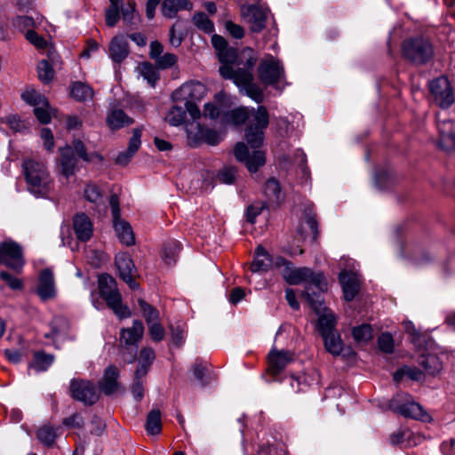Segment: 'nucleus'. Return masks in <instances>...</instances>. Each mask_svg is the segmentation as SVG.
<instances>
[{"label":"nucleus","instance_id":"f257e3e1","mask_svg":"<svg viewBox=\"0 0 455 455\" xmlns=\"http://www.w3.org/2000/svg\"><path fill=\"white\" fill-rule=\"evenodd\" d=\"M247 120H249V124L244 131L246 143H236L234 155L236 160L243 163L250 172H256L266 164L265 152L259 148L263 144L264 131L269 124L267 108L264 106H259L257 109L239 107L226 112L222 116L224 124L234 125L243 124Z\"/></svg>","mask_w":455,"mask_h":455},{"label":"nucleus","instance_id":"f03ea898","mask_svg":"<svg viewBox=\"0 0 455 455\" xmlns=\"http://www.w3.org/2000/svg\"><path fill=\"white\" fill-rule=\"evenodd\" d=\"M276 267H283V276L285 281L291 285L305 282L314 285L319 292L310 291L309 287H306L303 296L306 297L310 306L317 312L321 310L323 299L321 292L327 290V283L322 272H314L311 268L294 267L292 263L283 257L275 258Z\"/></svg>","mask_w":455,"mask_h":455},{"label":"nucleus","instance_id":"7ed1b4c3","mask_svg":"<svg viewBox=\"0 0 455 455\" xmlns=\"http://www.w3.org/2000/svg\"><path fill=\"white\" fill-rule=\"evenodd\" d=\"M22 170L28 190L37 197H46L52 189V179L45 164L35 159H26Z\"/></svg>","mask_w":455,"mask_h":455},{"label":"nucleus","instance_id":"20e7f679","mask_svg":"<svg viewBox=\"0 0 455 455\" xmlns=\"http://www.w3.org/2000/svg\"><path fill=\"white\" fill-rule=\"evenodd\" d=\"M403 58L415 66L429 63L435 56V47L431 40L423 36H411L401 45Z\"/></svg>","mask_w":455,"mask_h":455},{"label":"nucleus","instance_id":"39448f33","mask_svg":"<svg viewBox=\"0 0 455 455\" xmlns=\"http://www.w3.org/2000/svg\"><path fill=\"white\" fill-rule=\"evenodd\" d=\"M205 85L197 81H190L182 84L173 92L172 100L183 103L192 119H198L201 116L196 102L201 101L206 95Z\"/></svg>","mask_w":455,"mask_h":455},{"label":"nucleus","instance_id":"423d86ee","mask_svg":"<svg viewBox=\"0 0 455 455\" xmlns=\"http://www.w3.org/2000/svg\"><path fill=\"white\" fill-rule=\"evenodd\" d=\"M257 57L251 48L243 50L240 64L247 67V72H242L236 78L238 87L241 91L257 103H261L264 100L262 89L253 83V68L256 64Z\"/></svg>","mask_w":455,"mask_h":455},{"label":"nucleus","instance_id":"0eeeda50","mask_svg":"<svg viewBox=\"0 0 455 455\" xmlns=\"http://www.w3.org/2000/svg\"><path fill=\"white\" fill-rule=\"evenodd\" d=\"M99 293L106 301L108 307L120 318L131 316V311L127 306L122 304V297L116 287V280L108 274L99 276Z\"/></svg>","mask_w":455,"mask_h":455},{"label":"nucleus","instance_id":"6e6552de","mask_svg":"<svg viewBox=\"0 0 455 455\" xmlns=\"http://www.w3.org/2000/svg\"><path fill=\"white\" fill-rule=\"evenodd\" d=\"M144 334V325L141 321L134 320L132 326L124 328L120 332V342L126 349L124 353V359L128 363H132L137 357V344L141 340Z\"/></svg>","mask_w":455,"mask_h":455},{"label":"nucleus","instance_id":"1a4fd4ad","mask_svg":"<svg viewBox=\"0 0 455 455\" xmlns=\"http://www.w3.org/2000/svg\"><path fill=\"white\" fill-rule=\"evenodd\" d=\"M389 408L395 413L401 414L406 418L427 420L429 417L421 405L413 402L411 396L406 393L396 394L389 401Z\"/></svg>","mask_w":455,"mask_h":455},{"label":"nucleus","instance_id":"9d476101","mask_svg":"<svg viewBox=\"0 0 455 455\" xmlns=\"http://www.w3.org/2000/svg\"><path fill=\"white\" fill-rule=\"evenodd\" d=\"M110 5L106 10V24L115 27L120 19V13L124 22L131 24L135 15V2L133 0H109Z\"/></svg>","mask_w":455,"mask_h":455},{"label":"nucleus","instance_id":"9b49d317","mask_svg":"<svg viewBox=\"0 0 455 455\" xmlns=\"http://www.w3.org/2000/svg\"><path fill=\"white\" fill-rule=\"evenodd\" d=\"M433 101L442 108H450L455 100L453 89L445 76H439L429 83Z\"/></svg>","mask_w":455,"mask_h":455},{"label":"nucleus","instance_id":"f8f14e48","mask_svg":"<svg viewBox=\"0 0 455 455\" xmlns=\"http://www.w3.org/2000/svg\"><path fill=\"white\" fill-rule=\"evenodd\" d=\"M69 392L73 399L83 403L84 405H92L100 398L96 386L87 379H72Z\"/></svg>","mask_w":455,"mask_h":455},{"label":"nucleus","instance_id":"ddd939ff","mask_svg":"<svg viewBox=\"0 0 455 455\" xmlns=\"http://www.w3.org/2000/svg\"><path fill=\"white\" fill-rule=\"evenodd\" d=\"M258 76L265 85H275L284 76V69L278 60L268 55L260 60Z\"/></svg>","mask_w":455,"mask_h":455},{"label":"nucleus","instance_id":"4468645a","mask_svg":"<svg viewBox=\"0 0 455 455\" xmlns=\"http://www.w3.org/2000/svg\"><path fill=\"white\" fill-rule=\"evenodd\" d=\"M0 263L20 272L24 266V259L20 245L15 242H4L0 245Z\"/></svg>","mask_w":455,"mask_h":455},{"label":"nucleus","instance_id":"2eb2a0df","mask_svg":"<svg viewBox=\"0 0 455 455\" xmlns=\"http://www.w3.org/2000/svg\"><path fill=\"white\" fill-rule=\"evenodd\" d=\"M116 266L119 271L120 278L128 284L132 290L139 289V283L134 279L135 265L127 253H118L115 259Z\"/></svg>","mask_w":455,"mask_h":455},{"label":"nucleus","instance_id":"dca6fc26","mask_svg":"<svg viewBox=\"0 0 455 455\" xmlns=\"http://www.w3.org/2000/svg\"><path fill=\"white\" fill-rule=\"evenodd\" d=\"M439 147L448 152L455 151V124L451 120H438Z\"/></svg>","mask_w":455,"mask_h":455},{"label":"nucleus","instance_id":"f3484780","mask_svg":"<svg viewBox=\"0 0 455 455\" xmlns=\"http://www.w3.org/2000/svg\"><path fill=\"white\" fill-rule=\"evenodd\" d=\"M36 293L43 301L55 298V281L51 269L45 268L40 273Z\"/></svg>","mask_w":455,"mask_h":455},{"label":"nucleus","instance_id":"a211bd4d","mask_svg":"<svg viewBox=\"0 0 455 455\" xmlns=\"http://www.w3.org/2000/svg\"><path fill=\"white\" fill-rule=\"evenodd\" d=\"M60 173L67 179L73 176L78 171V160L73 155V148L66 145L59 149Z\"/></svg>","mask_w":455,"mask_h":455},{"label":"nucleus","instance_id":"6ab92c4d","mask_svg":"<svg viewBox=\"0 0 455 455\" xmlns=\"http://www.w3.org/2000/svg\"><path fill=\"white\" fill-rule=\"evenodd\" d=\"M73 228L76 238L81 242H87L92 236V223L89 217L84 213L75 215L73 219Z\"/></svg>","mask_w":455,"mask_h":455},{"label":"nucleus","instance_id":"aec40b11","mask_svg":"<svg viewBox=\"0 0 455 455\" xmlns=\"http://www.w3.org/2000/svg\"><path fill=\"white\" fill-rule=\"evenodd\" d=\"M119 374L120 371L115 365H109L105 369L103 377L99 382V386L106 395H110L118 390L119 384L117 379Z\"/></svg>","mask_w":455,"mask_h":455},{"label":"nucleus","instance_id":"412c9836","mask_svg":"<svg viewBox=\"0 0 455 455\" xmlns=\"http://www.w3.org/2000/svg\"><path fill=\"white\" fill-rule=\"evenodd\" d=\"M274 266L276 267L275 259H274L262 245H259L255 251L251 270L252 272H267Z\"/></svg>","mask_w":455,"mask_h":455},{"label":"nucleus","instance_id":"4be33fe9","mask_svg":"<svg viewBox=\"0 0 455 455\" xmlns=\"http://www.w3.org/2000/svg\"><path fill=\"white\" fill-rule=\"evenodd\" d=\"M142 128H135L132 131V136L129 140L128 148L126 151L121 152L116 158V163L119 165H126L139 150L141 144Z\"/></svg>","mask_w":455,"mask_h":455},{"label":"nucleus","instance_id":"5701e85b","mask_svg":"<svg viewBox=\"0 0 455 455\" xmlns=\"http://www.w3.org/2000/svg\"><path fill=\"white\" fill-rule=\"evenodd\" d=\"M110 59L116 63L124 61L129 54V44L123 36H115L108 47Z\"/></svg>","mask_w":455,"mask_h":455},{"label":"nucleus","instance_id":"b1692460","mask_svg":"<svg viewBox=\"0 0 455 455\" xmlns=\"http://www.w3.org/2000/svg\"><path fill=\"white\" fill-rule=\"evenodd\" d=\"M244 17L250 24V28L252 32H260L266 26L267 12L259 6H249L244 13Z\"/></svg>","mask_w":455,"mask_h":455},{"label":"nucleus","instance_id":"393cba45","mask_svg":"<svg viewBox=\"0 0 455 455\" xmlns=\"http://www.w3.org/2000/svg\"><path fill=\"white\" fill-rule=\"evenodd\" d=\"M106 123L109 129L116 131L131 125L133 124V119L127 116L124 110L115 108L108 113Z\"/></svg>","mask_w":455,"mask_h":455},{"label":"nucleus","instance_id":"a878e982","mask_svg":"<svg viewBox=\"0 0 455 455\" xmlns=\"http://www.w3.org/2000/svg\"><path fill=\"white\" fill-rule=\"evenodd\" d=\"M291 361L286 351L273 350L268 355V371L273 375L279 374Z\"/></svg>","mask_w":455,"mask_h":455},{"label":"nucleus","instance_id":"bb28decb","mask_svg":"<svg viewBox=\"0 0 455 455\" xmlns=\"http://www.w3.org/2000/svg\"><path fill=\"white\" fill-rule=\"evenodd\" d=\"M69 148H73V155L76 154L77 157L86 163H93L99 162L102 163L104 161V157L99 152L93 151L89 153L84 143L79 140L76 139L72 141Z\"/></svg>","mask_w":455,"mask_h":455},{"label":"nucleus","instance_id":"cd10ccee","mask_svg":"<svg viewBox=\"0 0 455 455\" xmlns=\"http://www.w3.org/2000/svg\"><path fill=\"white\" fill-rule=\"evenodd\" d=\"M264 194L267 197L268 207L275 208L282 201L281 187L275 178H270L266 181Z\"/></svg>","mask_w":455,"mask_h":455},{"label":"nucleus","instance_id":"c85d7f7f","mask_svg":"<svg viewBox=\"0 0 455 455\" xmlns=\"http://www.w3.org/2000/svg\"><path fill=\"white\" fill-rule=\"evenodd\" d=\"M339 282L342 285L344 298L347 301L354 299L359 291V283L355 275L341 272L339 276Z\"/></svg>","mask_w":455,"mask_h":455},{"label":"nucleus","instance_id":"c756f323","mask_svg":"<svg viewBox=\"0 0 455 455\" xmlns=\"http://www.w3.org/2000/svg\"><path fill=\"white\" fill-rule=\"evenodd\" d=\"M113 221L115 232L119 241L126 246L134 244L135 237L130 224L121 219Z\"/></svg>","mask_w":455,"mask_h":455},{"label":"nucleus","instance_id":"7c9ffc66","mask_svg":"<svg viewBox=\"0 0 455 455\" xmlns=\"http://www.w3.org/2000/svg\"><path fill=\"white\" fill-rule=\"evenodd\" d=\"M196 128H197V131L195 135V137H196L195 143L196 144H198L201 142H205L208 145L215 146V145L219 144L222 140L221 134L220 132H218L217 131H214L210 128L203 127L199 124L197 125Z\"/></svg>","mask_w":455,"mask_h":455},{"label":"nucleus","instance_id":"2f4dec72","mask_svg":"<svg viewBox=\"0 0 455 455\" xmlns=\"http://www.w3.org/2000/svg\"><path fill=\"white\" fill-rule=\"evenodd\" d=\"M419 363L430 375L440 372L443 368L442 362L435 354L422 355L419 358Z\"/></svg>","mask_w":455,"mask_h":455},{"label":"nucleus","instance_id":"473e14b6","mask_svg":"<svg viewBox=\"0 0 455 455\" xmlns=\"http://www.w3.org/2000/svg\"><path fill=\"white\" fill-rule=\"evenodd\" d=\"M188 5H190L188 0H164L162 13L164 17L172 19L179 11L188 9Z\"/></svg>","mask_w":455,"mask_h":455},{"label":"nucleus","instance_id":"72a5a7b5","mask_svg":"<svg viewBox=\"0 0 455 455\" xmlns=\"http://www.w3.org/2000/svg\"><path fill=\"white\" fill-rule=\"evenodd\" d=\"M405 331L411 336V342L419 348H424L427 346L428 336L425 333L419 331L414 324L406 321L403 323Z\"/></svg>","mask_w":455,"mask_h":455},{"label":"nucleus","instance_id":"f704fd0d","mask_svg":"<svg viewBox=\"0 0 455 455\" xmlns=\"http://www.w3.org/2000/svg\"><path fill=\"white\" fill-rule=\"evenodd\" d=\"M146 431L148 435H159L162 431L161 411L157 409L148 412L146 420Z\"/></svg>","mask_w":455,"mask_h":455},{"label":"nucleus","instance_id":"c9c22d12","mask_svg":"<svg viewBox=\"0 0 455 455\" xmlns=\"http://www.w3.org/2000/svg\"><path fill=\"white\" fill-rule=\"evenodd\" d=\"M53 361V355L38 351L34 354L30 366L37 371H44L52 364Z\"/></svg>","mask_w":455,"mask_h":455},{"label":"nucleus","instance_id":"e433bc0d","mask_svg":"<svg viewBox=\"0 0 455 455\" xmlns=\"http://www.w3.org/2000/svg\"><path fill=\"white\" fill-rule=\"evenodd\" d=\"M188 113L185 106L174 105L168 112L165 120L172 126H179L182 124Z\"/></svg>","mask_w":455,"mask_h":455},{"label":"nucleus","instance_id":"4c0bfd02","mask_svg":"<svg viewBox=\"0 0 455 455\" xmlns=\"http://www.w3.org/2000/svg\"><path fill=\"white\" fill-rule=\"evenodd\" d=\"M71 95L78 101H86L92 99L93 91L87 84L82 82H76L72 84Z\"/></svg>","mask_w":455,"mask_h":455},{"label":"nucleus","instance_id":"58836bf2","mask_svg":"<svg viewBox=\"0 0 455 455\" xmlns=\"http://www.w3.org/2000/svg\"><path fill=\"white\" fill-rule=\"evenodd\" d=\"M138 304L148 325L159 322V311L155 307L143 299H139Z\"/></svg>","mask_w":455,"mask_h":455},{"label":"nucleus","instance_id":"ea45409f","mask_svg":"<svg viewBox=\"0 0 455 455\" xmlns=\"http://www.w3.org/2000/svg\"><path fill=\"white\" fill-rule=\"evenodd\" d=\"M180 251V243L178 241L167 242L163 249V259L167 265H172L176 262V258Z\"/></svg>","mask_w":455,"mask_h":455},{"label":"nucleus","instance_id":"a19ab883","mask_svg":"<svg viewBox=\"0 0 455 455\" xmlns=\"http://www.w3.org/2000/svg\"><path fill=\"white\" fill-rule=\"evenodd\" d=\"M326 349L333 355H339L342 351V341L339 335L336 332L328 333L322 336Z\"/></svg>","mask_w":455,"mask_h":455},{"label":"nucleus","instance_id":"79ce46f5","mask_svg":"<svg viewBox=\"0 0 455 455\" xmlns=\"http://www.w3.org/2000/svg\"><path fill=\"white\" fill-rule=\"evenodd\" d=\"M57 428L50 425H44L36 431L37 439L46 446H52L57 437Z\"/></svg>","mask_w":455,"mask_h":455},{"label":"nucleus","instance_id":"37998d69","mask_svg":"<svg viewBox=\"0 0 455 455\" xmlns=\"http://www.w3.org/2000/svg\"><path fill=\"white\" fill-rule=\"evenodd\" d=\"M335 316L332 313H324L318 319V330L321 335L334 332Z\"/></svg>","mask_w":455,"mask_h":455},{"label":"nucleus","instance_id":"c03bdc74","mask_svg":"<svg viewBox=\"0 0 455 455\" xmlns=\"http://www.w3.org/2000/svg\"><path fill=\"white\" fill-rule=\"evenodd\" d=\"M21 98L28 104L34 106L35 108L40 105L48 106V100L43 94L35 90H28L24 92Z\"/></svg>","mask_w":455,"mask_h":455},{"label":"nucleus","instance_id":"a18cd8bd","mask_svg":"<svg viewBox=\"0 0 455 455\" xmlns=\"http://www.w3.org/2000/svg\"><path fill=\"white\" fill-rule=\"evenodd\" d=\"M219 71L222 77L226 79H231L236 85H238V80L236 78L242 72H247V67H238L235 69L232 66H230V64L223 63V65L220 66Z\"/></svg>","mask_w":455,"mask_h":455},{"label":"nucleus","instance_id":"49530a36","mask_svg":"<svg viewBox=\"0 0 455 455\" xmlns=\"http://www.w3.org/2000/svg\"><path fill=\"white\" fill-rule=\"evenodd\" d=\"M193 22L197 28L205 33L210 34L214 31L213 22L209 19V17L204 12L196 13L193 17Z\"/></svg>","mask_w":455,"mask_h":455},{"label":"nucleus","instance_id":"de8ad7c7","mask_svg":"<svg viewBox=\"0 0 455 455\" xmlns=\"http://www.w3.org/2000/svg\"><path fill=\"white\" fill-rule=\"evenodd\" d=\"M352 334L357 342L366 343L372 339V328L371 324L363 323L355 327Z\"/></svg>","mask_w":455,"mask_h":455},{"label":"nucleus","instance_id":"09e8293b","mask_svg":"<svg viewBox=\"0 0 455 455\" xmlns=\"http://www.w3.org/2000/svg\"><path fill=\"white\" fill-rule=\"evenodd\" d=\"M304 223L309 228L313 235V240L316 241L319 235L318 222L316 213L310 208L304 211Z\"/></svg>","mask_w":455,"mask_h":455},{"label":"nucleus","instance_id":"8fccbe9b","mask_svg":"<svg viewBox=\"0 0 455 455\" xmlns=\"http://www.w3.org/2000/svg\"><path fill=\"white\" fill-rule=\"evenodd\" d=\"M140 74L152 86L159 79L157 69L149 62H143L141 64Z\"/></svg>","mask_w":455,"mask_h":455},{"label":"nucleus","instance_id":"3c124183","mask_svg":"<svg viewBox=\"0 0 455 455\" xmlns=\"http://www.w3.org/2000/svg\"><path fill=\"white\" fill-rule=\"evenodd\" d=\"M242 53L243 52L238 55L237 51L235 48L228 46L224 51L218 53V56L220 61L222 63L231 64L237 61L239 66H243V64H240Z\"/></svg>","mask_w":455,"mask_h":455},{"label":"nucleus","instance_id":"603ef678","mask_svg":"<svg viewBox=\"0 0 455 455\" xmlns=\"http://www.w3.org/2000/svg\"><path fill=\"white\" fill-rule=\"evenodd\" d=\"M37 72L39 79L44 84L51 82L54 76L52 67L45 60H43L38 63Z\"/></svg>","mask_w":455,"mask_h":455},{"label":"nucleus","instance_id":"864d4df0","mask_svg":"<svg viewBox=\"0 0 455 455\" xmlns=\"http://www.w3.org/2000/svg\"><path fill=\"white\" fill-rule=\"evenodd\" d=\"M193 372L196 379L200 381L202 387L208 384V369L206 363L196 361L193 365Z\"/></svg>","mask_w":455,"mask_h":455},{"label":"nucleus","instance_id":"5fc2aeb1","mask_svg":"<svg viewBox=\"0 0 455 455\" xmlns=\"http://www.w3.org/2000/svg\"><path fill=\"white\" fill-rule=\"evenodd\" d=\"M267 207H268V204L266 202H257L248 206L246 211L247 221L250 223H254L256 217L259 215Z\"/></svg>","mask_w":455,"mask_h":455},{"label":"nucleus","instance_id":"6e6d98bb","mask_svg":"<svg viewBox=\"0 0 455 455\" xmlns=\"http://www.w3.org/2000/svg\"><path fill=\"white\" fill-rule=\"evenodd\" d=\"M52 108L48 106H37L34 108V115L41 124H49L52 120Z\"/></svg>","mask_w":455,"mask_h":455},{"label":"nucleus","instance_id":"4d7b16f0","mask_svg":"<svg viewBox=\"0 0 455 455\" xmlns=\"http://www.w3.org/2000/svg\"><path fill=\"white\" fill-rule=\"evenodd\" d=\"M171 331V343L176 347H181L185 342V331L180 325L174 327L173 325H170Z\"/></svg>","mask_w":455,"mask_h":455},{"label":"nucleus","instance_id":"13d9d810","mask_svg":"<svg viewBox=\"0 0 455 455\" xmlns=\"http://www.w3.org/2000/svg\"><path fill=\"white\" fill-rule=\"evenodd\" d=\"M84 195L87 201L95 204L99 203L102 198L101 191L95 184L86 185Z\"/></svg>","mask_w":455,"mask_h":455},{"label":"nucleus","instance_id":"bf43d9fd","mask_svg":"<svg viewBox=\"0 0 455 455\" xmlns=\"http://www.w3.org/2000/svg\"><path fill=\"white\" fill-rule=\"evenodd\" d=\"M379 347L385 353H392L394 351V339L388 332L382 333L378 339Z\"/></svg>","mask_w":455,"mask_h":455},{"label":"nucleus","instance_id":"052dcab7","mask_svg":"<svg viewBox=\"0 0 455 455\" xmlns=\"http://www.w3.org/2000/svg\"><path fill=\"white\" fill-rule=\"evenodd\" d=\"M13 26L18 29L23 30H32L31 28L35 26V21L31 17L28 16H17L13 21Z\"/></svg>","mask_w":455,"mask_h":455},{"label":"nucleus","instance_id":"680f3d73","mask_svg":"<svg viewBox=\"0 0 455 455\" xmlns=\"http://www.w3.org/2000/svg\"><path fill=\"white\" fill-rule=\"evenodd\" d=\"M177 62V56L173 53H165L161 55L156 60V66L161 69H166L172 67Z\"/></svg>","mask_w":455,"mask_h":455},{"label":"nucleus","instance_id":"e2e57ef3","mask_svg":"<svg viewBox=\"0 0 455 455\" xmlns=\"http://www.w3.org/2000/svg\"><path fill=\"white\" fill-rule=\"evenodd\" d=\"M148 332L151 337V339L155 342H160L164 338V329L163 325L160 323V322L152 323L148 325Z\"/></svg>","mask_w":455,"mask_h":455},{"label":"nucleus","instance_id":"0e129e2a","mask_svg":"<svg viewBox=\"0 0 455 455\" xmlns=\"http://www.w3.org/2000/svg\"><path fill=\"white\" fill-rule=\"evenodd\" d=\"M156 354L153 348L146 347H143L140 352L139 363L148 367L151 366L155 361Z\"/></svg>","mask_w":455,"mask_h":455},{"label":"nucleus","instance_id":"69168bd1","mask_svg":"<svg viewBox=\"0 0 455 455\" xmlns=\"http://www.w3.org/2000/svg\"><path fill=\"white\" fill-rule=\"evenodd\" d=\"M236 170L234 167H227L218 174V179L225 184H232L235 180Z\"/></svg>","mask_w":455,"mask_h":455},{"label":"nucleus","instance_id":"338daca9","mask_svg":"<svg viewBox=\"0 0 455 455\" xmlns=\"http://www.w3.org/2000/svg\"><path fill=\"white\" fill-rule=\"evenodd\" d=\"M26 38L36 48L44 49L47 46V41L34 30L27 31Z\"/></svg>","mask_w":455,"mask_h":455},{"label":"nucleus","instance_id":"774afa93","mask_svg":"<svg viewBox=\"0 0 455 455\" xmlns=\"http://www.w3.org/2000/svg\"><path fill=\"white\" fill-rule=\"evenodd\" d=\"M0 278L12 290H20L22 288V282L6 271L0 272Z\"/></svg>","mask_w":455,"mask_h":455}]
</instances>
